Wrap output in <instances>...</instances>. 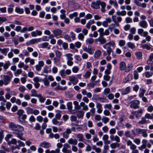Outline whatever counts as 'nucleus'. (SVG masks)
Segmentation results:
<instances>
[{
  "mask_svg": "<svg viewBox=\"0 0 153 153\" xmlns=\"http://www.w3.org/2000/svg\"><path fill=\"white\" fill-rule=\"evenodd\" d=\"M22 73V70L20 69H18L15 71L14 73V75L16 76H18L19 75L21 74Z\"/></svg>",
  "mask_w": 153,
  "mask_h": 153,
  "instance_id": "obj_55",
  "label": "nucleus"
},
{
  "mask_svg": "<svg viewBox=\"0 0 153 153\" xmlns=\"http://www.w3.org/2000/svg\"><path fill=\"white\" fill-rule=\"evenodd\" d=\"M95 23V22L94 19L90 20L87 23L86 27L88 29H89L91 25L94 24Z\"/></svg>",
  "mask_w": 153,
  "mask_h": 153,
  "instance_id": "obj_38",
  "label": "nucleus"
},
{
  "mask_svg": "<svg viewBox=\"0 0 153 153\" xmlns=\"http://www.w3.org/2000/svg\"><path fill=\"white\" fill-rule=\"evenodd\" d=\"M111 21V19L110 18H107L105 21H103L102 25L105 27H107L108 26V23H110Z\"/></svg>",
  "mask_w": 153,
  "mask_h": 153,
  "instance_id": "obj_27",
  "label": "nucleus"
},
{
  "mask_svg": "<svg viewBox=\"0 0 153 153\" xmlns=\"http://www.w3.org/2000/svg\"><path fill=\"white\" fill-rule=\"evenodd\" d=\"M41 38L33 39L30 40L26 42V45L27 46L33 45L41 41Z\"/></svg>",
  "mask_w": 153,
  "mask_h": 153,
  "instance_id": "obj_9",
  "label": "nucleus"
},
{
  "mask_svg": "<svg viewBox=\"0 0 153 153\" xmlns=\"http://www.w3.org/2000/svg\"><path fill=\"white\" fill-rule=\"evenodd\" d=\"M58 119L56 118H54L52 120V123L55 125L60 126L63 124V122L62 121H59L57 120Z\"/></svg>",
  "mask_w": 153,
  "mask_h": 153,
  "instance_id": "obj_21",
  "label": "nucleus"
},
{
  "mask_svg": "<svg viewBox=\"0 0 153 153\" xmlns=\"http://www.w3.org/2000/svg\"><path fill=\"white\" fill-rule=\"evenodd\" d=\"M111 19L113 22L116 23L117 26L119 25V22H120L122 20L121 17L120 16L117 17L115 15H112L111 16Z\"/></svg>",
  "mask_w": 153,
  "mask_h": 153,
  "instance_id": "obj_7",
  "label": "nucleus"
},
{
  "mask_svg": "<svg viewBox=\"0 0 153 153\" xmlns=\"http://www.w3.org/2000/svg\"><path fill=\"white\" fill-rule=\"evenodd\" d=\"M9 128L12 130L17 131H23L24 130V128L19 125L15 124L13 122H10L9 123Z\"/></svg>",
  "mask_w": 153,
  "mask_h": 153,
  "instance_id": "obj_3",
  "label": "nucleus"
},
{
  "mask_svg": "<svg viewBox=\"0 0 153 153\" xmlns=\"http://www.w3.org/2000/svg\"><path fill=\"white\" fill-rule=\"evenodd\" d=\"M67 109L71 113L74 114L76 112V111L72 109V103L71 102H68L67 104Z\"/></svg>",
  "mask_w": 153,
  "mask_h": 153,
  "instance_id": "obj_13",
  "label": "nucleus"
},
{
  "mask_svg": "<svg viewBox=\"0 0 153 153\" xmlns=\"http://www.w3.org/2000/svg\"><path fill=\"white\" fill-rule=\"evenodd\" d=\"M68 78L69 80L73 85L76 84L79 82L78 79L74 75L69 76Z\"/></svg>",
  "mask_w": 153,
  "mask_h": 153,
  "instance_id": "obj_12",
  "label": "nucleus"
},
{
  "mask_svg": "<svg viewBox=\"0 0 153 153\" xmlns=\"http://www.w3.org/2000/svg\"><path fill=\"white\" fill-rule=\"evenodd\" d=\"M125 142H126L128 146H130V149H136L137 146L132 143V142L130 140H125Z\"/></svg>",
  "mask_w": 153,
  "mask_h": 153,
  "instance_id": "obj_16",
  "label": "nucleus"
},
{
  "mask_svg": "<svg viewBox=\"0 0 153 153\" xmlns=\"http://www.w3.org/2000/svg\"><path fill=\"white\" fill-rule=\"evenodd\" d=\"M133 67V65L132 63H131L128 64L127 67H126L125 72H128L130 71L132 69Z\"/></svg>",
  "mask_w": 153,
  "mask_h": 153,
  "instance_id": "obj_31",
  "label": "nucleus"
},
{
  "mask_svg": "<svg viewBox=\"0 0 153 153\" xmlns=\"http://www.w3.org/2000/svg\"><path fill=\"white\" fill-rule=\"evenodd\" d=\"M132 77V75L131 74H128L125 78V79L123 80V82L125 83H127L130 81Z\"/></svg>",
  "mask_w": 153,
  "mask_h": 153,
  "instance_id": "obj_40",
  "label": "nucleus"
},
{
  "mask_svg": "<svg viewBox=\"0 0 153 153\" xmlns=\"http://www.w3.org/2000/svg\"><path fill=\"white\" fill-rule=\"evenodd\" d=\"M9 49L8 48H0V51L3 54L6 56L7 53L9 51Z\"/></svg>",
  "mask_w": 153,
  "mask_h": 153,
  "instance_id": "obj_32",
  "label": "nucleus"
},
{
  "mask_svg": "<svg viewBox=\"0 0 153 153\" xmlns=\"http://www.w3.org/2000/svg\"><path fill=\"white\" fill-rule=\"evenodd\" d=\"M109 3L111 5L113 4L114 7L116 8H117L118 7V4L116 0H109Z\"/></svg>",
  "mask_w": 153,
  "mask_h": 153,
  "instance_id": "obj_33",
  "label": "nucleus"
},
{
  "mask_svg": "<svg viewBox=\"0 0 153 153\" xmlns=\"http://www.w3.org/2000/svg\"><path fill=\"white\" fill-rule=\"evenodd\" d=\"M100 0H97L96 1H93L91 4V7L94 9H99L100 8Z\"/></svg>",
  "mask_w": 153,
  "mask_h": 153,
  "instance_id": "obj_11",
  "label": "nucleus"
},
{
  "mask_svg": "<svg viewBox=\"0 0 153 153\" xmlns=\"http://www.w3.org/2000/svg\"><path fill=\"white\" fill-rule=\"evenodd\" d=\"M138 33L141 36H146L148 34V32L146 31H144V30L142 28L138 29Z\"/></svg>",
  "mask_w": 153,
  "mask_h": 153,
  "instance_id": "obj_25",
  "label": "nucleus"
},
{
  "mask_svg": "<svg viewBox=\"0 0 153 153\" xmlns=\"http://www.w3.org/2000/svg\"><path fill=\"white\" fill-rule=\"evenodd\" d=\"M84 112L80 110L77 112V116L78 118H82L84 116Z\"/></svg>",
  "mask_w": 153,
  "mask_h": 153,
  "instance_id": "obj_41",
  "label": "nucleus"
},
{
  "mask_svg": "<svg viewBox=\"0 0 153 153\" xmlns=\"http://www.w3.org/2000/svg\"><path fill=\"white\" fill-rule=\"evenodd\" d=\"M110 138L111 141H115L119 143L120 142V137L117 135L114 136V135H111L110 136Z\"/></svg>",
  "mask_w": 153,
  "mask_h": 153,
  "instance_id": "obj_23",
  "label": "nucleus"
},
{
  "mask_svg": "<svg viewBox=\"0 0 153 153\" xmlns=\"http://www.w3.org/2000/svg\"><path fill=\"white\" fill-rule=\"evenodd\" d=\"M135 55L137 59H142V53L141 52L139 51L136 52Z\"/></svg>",
  "mask_w": 153,
  "mask_h": 153,
  "instance_id": "obj_46",
  "label": "nucleus"
},
{
  "mask_svg": "<svg viewBox=\"0 0 153 153\" xmlns=\"http://www.w3.org/2000/svg\"><path fill=\"white\" fill-rule=\"evenodd\" d=\"M91 74V72L88 71H86L85 74L83 75V76L84 79H88L90 77Z\"/></svg>",
  "mask_w": 153,
  "mask_h": 153,
  "instance_id": "obj_42",
  "label": "nucleus"
},
{
  "mask_svg": "<svg viewBox=\"0 0 153 153\" xmlns=\"http://www.w3.org/2000/svg\"><path fill=\"white\" fill-rule=\"evenodd\" d=\"M103 47L106 50V51H105L103 52L104 56H106L107 54H111L112 49L110 45H108V44H105L103 46Z\"/></svg>",
  "mask_w": 153,
  "mask_h": 153,
  "instance_id": "obj_5",
  "label": "nucleus"
},
{
  "mask_svg": "<svg viewBox=\"0 0 153 153\" xmlns=\"http://www.w3.org/2000/svg\"><path fill=\"white\" fill-rule=\"evenodd\" d=\"M153 119V114H152L147 113L144 116L141 117V119L138 121V123L140 125L148 123L149 121L148 119L152 120Z\"/></svg>",
  "mask_w": 153,
  "mask_h": 153,
  "instance_id": "obj_2",
  "label": "nucleus"
},
{
  "mask_svg": "<svg viewBox=\"0 0 153 153\" xmlns=\"http://www.w3.org/2000/svg\"><path fill=\"white\" fill-rule=\"evenodd\" d=\"M119 69L120 70L123 71L125 70V71L126 67V63L123 61L120 62L119 63Z\"/></svg>",
  "mask_w": 153,
  "mask_h": 153,
  "instance_id": "obj_26",
  "label": "nucleus"
},
{
  "mask_svg": "<svg viewBox=\"0 0 153 153\" xmlns=\"http://www.w3.org/2000/svg\"><path fill=\"white\" fill-rule=\"evenodd\" d=\"M73 104L74 105L75 110H78L81 108L80 106L79 105V102L77 101H74Z\"/></svg>",
  "mask_w": 153,
  "mask_h": 153,
  "instance_id": "obj_34",
  "label": "nucleus"
},
{
  "mask_svg": "<svg viewBox=\"0 0 153 153\" xmlns=\"http://www.w3.org/2000/svg\"><path fill=\"white\" fill-rule=\"evenodd\" d=\"M101 51L100 50H96L94 54V57L95 59H98L100 58L101 54Z\"/></svg>",
  "mask_w": 153,
  "mask_h": 153,
  "instance_id": "obj_29",
  "label": "nucleus"
},
{
  "mask_svg": "<svg viewBox=\"0 0 153 153\" xmlns=\"http://www.w3.org/2000/svg\"><path fill=\"white\" fill-rule=\"evenodd\" d=\"M135 131L137 134H142V136L144 137H146L148 136L147 130L146 129L137 128L135 129Z\"/></svg>",
  "mask_w": 153,
  "mask_h": 153,
  "instance_id": "obj_4",
  "label": "nucleus"
},
{
  "mask_svg": "<svg viewBox=\"0 0 153 153\" xmlns=\"http://www.w3.org/2000/svg\"><path fill=\"white\" fill-rule=\"evenodd\" d=\"M140 102L139 100H133L130 103V107L134 109L139 108H140Z\"/></svg>",
  "mask_w": 153,
  "mask_h": 153,
  "instance_id": "obj_6",
  "label": "nucleus"
},
{
  "mask_svg": "<svg viewBox=\"0 0 153 153\" xmlns=\"http://www.w3.org/2000/svg\"><path fill=\"white\" fill-rule=\"evenodd\" d=\"M68 142L69 144L74 146L77 144L78 141L75 138H71L68 140Z\"/></svg>",
  "mask_w": 153,
  "mask_h": 153,
  "instance_id": "obj_19",
  "label": "nucleus"
},
{
  "mask_svg": "<svg viewBox=\"0 0 153 153\" xmlns=\"http://www.w3.org/2000/svg\"><path fill=\"white\" fill-rule=\"evenodd\" d=\"M88 51L87 52L88 53L90 54H92L94 52V50L91 46H89L88 48Z\"/></svg>",
  "mask_w": 153,
  "mask_h": 153,
  "instance_id": "obj_57",
  "label": "nucleus"
},
{
  "mask_svg": "<svg viewBox=\"0 0 153 153\" xmlns=\"http://www.w3.org/2000/svg\"><path fill=\"white\" fill-rule=\"evenodd\" d=\"M13 4L10 5L9 6L8 8L7 11L9 13H12L13 10Z\"/></svg>",
  "mask_w": 153,
  "mask_h": 153,
  "instance_id": "obj_60",
  "label": "nucleus"
},
{
  "mask_svg": "<svg viewBox=\"0 0 153 153\" xmlns=\"http://www.w3.org/2000/svg\"><path fill=\"white\" fill-rule=\"evenodd\" d=\"M119 91H121L122 95H125L128 94L130 92V88L129 87H127L124 89H119Z\"/></svg>",
  "mask_w": 153,
  "mask_h": 153,
  "instance_id": "obj_20",
  "label": "nucleus"
},
{
  "mask_svg": "<svg viewBox=\"0 0 153 153\" xmlns=\"http://www.w3.org/2000/svg\"><path fill=\"white\" fill-rule=\"evenodd\" d=\"M143 113V110L140 109L138 110L133 111L132 112V114L137 118L141 117Z\"/></svg>",
  "mask_w": 153,
  "mask_h": 153,
  "instance_id": "obj_10",
  "label": "nucleus"
},
{
  "mask_svg": "<svg viewBox=\"0 0 153 153\" xmlns=\"http://www.w3.org/2000/svg\"><path fill=\"white\" fill-rule=\"evenodd\" d=\"M78 15V13L76 12H74L70 14L69 15V18L71 19H72L74 17H76Z\"/></svg>",
  "mask_w": 153,
  "mask_h": 153,
  "instance_id": "obj_59",
  "label": "nucleus"
},
{
  "mask_svg": "<svg viewBox=\"0 0 153 153\" xmlns=\"http://www.w3.org/2000/svg\"><path fill=\"white\" fill-rule=\"evenodd\" d=\"M67 86H65L63 88L62 87L58 85L55 88V89L56 90H65L67 89Z\"/></svg>",
  "mask_w": 153,
  "mask_h": 153,
  "instance_id": "obj_51",
  "label": "nucleus"
},
{
  "mask_svg": "<svg viewBox=\"0 0 153 153\" xmlns=\"http://www.w3.org/2000/svg\"><path fill=\"white\" fill-rule=\"evenodd\" d=\"M100 97L97 94H94L92 99L93 100H95L96 101H99Z\"/></svg>",
  "mask_w": 153,
  "mask_h": 153,
  "instance_id": "obj_62",
  "label": "nucleus"
},
{
  "mask_svg": "<svg viewBox=\"0 0 153 153\" xmlns=\"http://www.w3.org/2000/svg\"><path fill=\"white\" fill-rule=\"evenodd\" d=\"M6 74L8 75L3 76V80H0V86H2L3 85H6L9 84L13 76V75L10 71H8Z\"/></svg>",
  "mask_w": 153,
  "mask_h": 153,
  "instance_id": "obj_1",
  "label": "nucleus"
},
{
  "mask_svg": "<svg viewBox=\"0 0 153 153\" xmlns=\"http://www.w3.org/2000/svg\"><path fill=\"white\" fill-rule=\"evenodd\" d=\"M39 98V100L40 102L41 103H43L45 101L46 99L42 96V95L40 94L37 97Z\"/></svg>",
  "mask_w": 153,
  "mask_h": 153,
  "instance_id": "obj_48",
  "label": "nucleus"
},
{
  "mask_svg": "<svg viewBox=\"0 0 153 153\" xmlns=\"http://www.w3.org/2000/svg\"><path fill=\"white\" fill-rule=\"evenodd\" d=\"M49 45V43L47 42H45L39 44L38 46L39 48H46L48 47Z\"/></svg>",
  "mask_w": 153,
  "mask_h": 153,
  "instance_id": "obj_36",
  "label": "nucleus"
},
{
  "mask_svg": "<svg viewBox=\"0 0 153 153\" xmlns=\"http://www.w3.org/2000/svg\"><path fill=\"white\" fill-rule=\"evenodd\" d=\"M140 93L139 94V96L140 97H142L144 96L146 92V91L143 89H140Z\"/></svg>",
  "mask_w": 153,
  "mask_h": 153,
  "instance_id": "obj_64",
  "label": "nucleus"
},
{
  "mask_svg": "<svg viewBox=\"0 0 153 153\" xmlns=\"http://www.w3.org/2000/svg\"><path fill=\"white\" fill-rule=\"evenodd\" d=\"M42 81L44 82V85L45 86H49L50 82L48 80V79L45 78L42 80Z\"/></svg>",
  "mask_w": 153,
  "mask_h": 153,
  "instance_id": "obj_49",
  "label": "nucleus"
},
{
  "mask_svg": "<svg viewBox=\"0 0 153 153\" xmlns=\"http://www.w3.org/2000/svg\"><path fill=\"white\" fill-rule=\"evenodd\" d=\"M126 44V41L124 40H120L118 42V45L120 47L124 46Z\"/></svg>",
  "mask_w": 153,
  "mask_h": 153,
  "instance_id": "obj_54",
  "label": "nucleus"
},
{
  "mask_svg": "<svg viewBox=\"0 0 153 153\" xmlns=\"http://www.w3.org/2000/svg\"><path fill=\"white\" fill-rule=\"evenodd\" d=\"M108 136L107 134H105L102 137V139L104 141V142L105 143H109L108 141H107L108 140Z\"/></svg>",
  "mask_w": 153,
  "mask_h": 153,
  "instance_id": "obj_58",
  "label": "nucleus"
},
{
  "mask_svg": "<svg viewBox=\"0 0 153 153\" xmlns=\"http://www.w3.org/2000/svg\"><path fill=\"white\" fill-rule=\"evenodd\" d=\"M65 56L66 57L67 59L68 60H73V58L72 57L73 54L71 53H68L65 54Z\"/></svg>",
  "mask_w": 153,
  "mask_h": 153,
  "instance_id": "obj_45",
  "label": "nucleus"
},
{
  "mask_svg": "<svg viewBox=\"0 0 153 153\" xmlns=\"http://www.w3.org/2000/svg\"><path fill=\"white\" fill-rule=\"evenodd\" d=\"M15 11L16 13L20 14H22L24 13L23 9V8H20L19 7H16Z\"/></svg>",
  "mask_w": 153,
  "mask_h": 153,
  "instance_id": "obj_44",
  "label": "nucleus"
},
{
  "mask_svg": "<svg viewBox=\"0 0 153 153\" xmlns=\"http://www.w3.org/2000/svg\"><path fill=\"white\" fill-rule=\"evenodd\" d=\"M31 96L32 97H37L39 94H37L36 91L34 89H33L31 90Z\"/></svg>",
  "mask_w": 153,
  "mask_h": 153,
  "instance_id": "obj_47",
  "label": "nucleus"
},
{
  "mask_svg": "<svg viewBox=\"0 0 153 153\" xmlns=\"http://www.w3.org/2000/svg\"><path fill=\"white\" fill-rule=\"evenodd\" d=\"M39 146L42 148L48 149L51 147V146L49 143L43 141L40 143Z\"/></svg>",
  "mask_w": 153,
  "mask_h": 153,
  "instance_id": "obj_15",
  "label": "nucleus"
},
{
  "mask_svg": "<svg viewBox=\"0 0 153 153\" xmlns=\"http://www.w3.org/2000/svg\"><path fill=\"white\" fill-rule=\"evenodd\" d=\"M139 25L142 27L146 28L148 27V24L146 21L143 20L140 21L139 23Z\"/></svg>",
  "mask_w": 153,
  "mask_h": 153,
  "instance_id": "obj_24",
  "label": "nucleus"
},
{
  "mask_svg": "<svg viewBox=\"0 0 153 153\" xmlns=\"http://www.w3.org/2000/svg\"><path fill=\"white\" fill-rule=\"evenodd\" d=\"M103 36H100L97 39H96V42H99L100 43V44L101 45L105 43L106 42V39L103 37Z\"/></svg>",
  "mask_w": 153,
  "mask_h": 153,
  "instance_id": "obj_18",
  "label": "nucleus"
},
{
  "mask_svg": "<svg viewBox=\"0 0 153 153\" xmlns=\"http://www.w3.org/2000/svg\"><path fill=\"white\" fill-rule=\"evenodd\" d=\"M42 34V32L40 30H36L35 31H33L31 32V34L32 37H36L37 36H40Z\"/></svg>",
  "mask_w": 153,
  "mask_h": 153,
  "instance_id": "obj_17",
  "label": "nucleus"
},
{
  "mask_svg": "<svg viewBox=\"0 0 153 153\" xmlns=\"http://www.w3.org/2000/svg\"><path fill=\"white\" fill-rule=\"evenodd\" d=\"M92 149L97 153H100L101 152V149L100 148H97L95 145L93 146L92 147Z\"/></svg>",
  "mask_w": 153,
  "mask_h": 153,
  "instance_id": "obj_50",
  "label": "nucleus"
},
{
  "mask_svg": "<svg viewBox=\"0 0 153 153\" xmlns=\"http://www.w3.org/2000/svg\"><path fill=\"white\" fill-rule=\"evenodd\" d=\"M96 106L97 109V113L99 114L101 113L102 111V105L100 103H97L96 104Z\"/></svg>",
  "mask_w": 153,
  "mask_h": 153,
  "instance_id": "obj_28",
  "label": "nucleus"
},
{
  "mask_svg": "<svg viewBox=\"0 0 153 153\" xmlns=\"http://www.w3.org/2000/svg\"><path fill=\"white\" fill-rule=\"evenodd\" d=\"M10 65L11 64L9 61L6 62L4 64H3V68L4 71H6L7 69L9 68Z\"/></svg>",
  "mask_w": 153,
  "mask_h": 153,
  "instance_id": "obj_35",
  "label": "nucleus"
},
{
  "mask_svg": "<svg viewBox=\"0 0 153 153\" xmlns=\"http://www.w3.org/2000/svg\"><path fill=\"white\" fill-rule=\"evenodd\" d=\"M97 84L95 81H91L89 83L87 84V86L88 87H90L92 88H94Z\"/></svg>",
  "mask_w": 153,
  "mask_h": 153,
  "instance_id": "obj_53",
  "label": "nucleus"
},
{
  "mask_svg": "<svg viewBox=\"0 0 153 153\" xmlns=\"http://www.w3.org/2000/svg\"><path fill=\"white\" fill-rule=\"evenodd\" d=\"M127 45L129 48L131 49H133L135 48V46L134 43L131 42H128L127 43Z\"/></svg>",
  "mask_w": 153,
  "mask_h": 153,
  "instance_id": "obj_56",
  "label": "nucleus"
},
{
  "mask_svg": "<svg viewBox=\"0 0 153 153\" xmlns=\"http://www.w3.org/2000/svg\"><path fill=\"white\" fill-rule=\"evenodd\" d=\"M94 42V39L92 38H88L87 39L86 41V43L89 44H91Z\"/></svg>",
  "mask_w": 153,
  "mask_h": 153,
  "instance_id": "obj_52",
  "label": "nucleus"
},
{
  "mask_svg": "<svg viewBox=\"0 0 153 153\" xmlns=\"http://www.w3.org/2000/svg\"><path fill=\"white\" fill-rule=\"evenodd\" d=\"M33 80L34 82V85L36 88H38L40 86V84L39 83L40 81L39 78L37 77H35L33 79Z\"/></svg>",
  "mask_w": 153,
  "mask_h": 153,
  "instance_id": "obj_22",
  "label": "nucleus"
},
{
  "mask_svg": "<svg viewBox=\"0 0 153 153\" xmlns=\"http://www.w3.org/2000/svg\"><path fill=\"white\" fill-rule=\"evenodd\" d=\"M145 77L146 78H149L152 76L153 75V73L149 71H147L145 72Z\"/></svg>",
  "mask_w": 153,
  "mask_h": 153,
  "instance_id": "obj_61",
  "label": "nucleus"
},
{
  "mask_svg": "<svg viewBox=\"0 0 153 153\" xmlns=\"http://www.w3.org/2000/svg\"><path fill=\"white\" fill-rule=\"evenodd\" d=\"M53 33L56 36H60L62 33V31L59 29H56L53 31Z\"/></svg>",
  "mask_w": 153,
  "mask_h": 153,
  "instance_id": "obj_30",
  "label": "nucleus"
},
{
  "mask_svg": "<svg viewBox=\"0 0 153 153\" xmlns=\"http://www.w3.org/2000/svg\"><path fill=\"white\" fill-rule=\"evenodd\" d=\"M120 144L118 142L112 143L110 144V147L112 149H114L117 147H119Z\"/></svg>",
  "mask_w": 153,
  "mask_h": 153,
  "instance_id": "obj_39",
  "label": "nucleus"
},
{
  "mask_svg": "<svg viewBox=\"0 0 153 153\" xmlns=\"http://www.w3.org/2000/svg\"><path fill=\"white\" fill-rule=\"evenodd\" d=\"M21 131H15L13 132V134H14L16 137L19 138L21 140L25 141V139L23 138L22 137L23 134V133Z\"/></svg>",
  "mask_w": 153,
  "mask_h": 153,
  "instance_id": "obj_14",
  "label": "nucleus"
},
{
  "mask_svg": "<svg viewBox=\"0 0 153 153\" xmlns=\"http://www.w3.org/2000/svg\"><path fill=\"white\" fill-rule=\"evenodd\" d=\"M17 141L16 140L15 138H13L10 141L8 142V144L9 145L11 144L15 145L16 144Z\"/></svg>",
  "mask_w": 153,
  "mask_h": 153,
  "instance_id": "obj_63",
  "label": "nucleus"
},
{
  "mask_svg": "<svg viewBox=\"0 0 153 153\" xmlns=\"http://www.w3.org/2000/svg\"><path fill=\"white\" fill-rule=\"evenodd\" d=\"M76 137L79 139V141L80 142H83L84 140V137L83 135L82 134H76Z\"/></svg>",
  "mask_w": 153,
  "mask_h": 153,
  "instance_id": "obj_37",
  "label": "nucleus"
},
{
  "mask_svg": "<svg viewBox=\"0 0 153 153\" xmlns=\"http://www.w3.org/2000/svg\"><path fill=\"white\" fill-rule=\"evenodd\" d=\"M71 73V71L69 69H67L65 70L64 69H62L59 71V74L62 77H65L67 75H70Z\"/></svg>",
  "mask_w": 153,
  "mask_h": 153,
  "instance_id": "obj_8",
  "label": "nucleus"
},
{
  "mask_svg": "<svg viewBox=\"0 0 153 153\" xmlns=\"http://www.w3.org/2000/svg\"><path fill=\"white\" fill-rule=\"evenodd\" d=\"M25 109L27 113V114H33V109L30 107H27Z\"/></svg>",
  "mask_w": 153,
  "mask_h": 153,
  "instance_id": "obj_43",
  "label": "nucleus"
}]
</instances>
